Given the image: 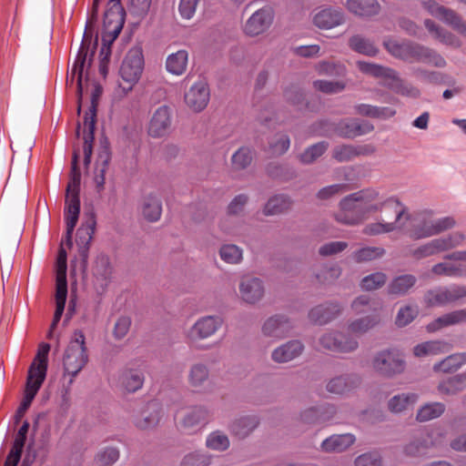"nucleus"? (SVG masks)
Here are the masks:
<instances>
[{
  "label": "nucleus",
  "instance_id": "f257e3e1",
  "mask_svg": "<svg viewBox=\"0 0 466 466\" xmlns=\"http://www.w3.org/2000/svg\"><path fill=\"white\" fill-rule=\"evenodd\" d=\"M378 192L373 189L360 190L342 198L339 202L340 210L335 215L338 222L349 226L358 225L366 218L368 213L380 210L383 208H392L396 213V220L406 215V218H410L407 214V208L395 197H390L380 204H371L370 201L375 199Z\"/></svg>",
  "mask_w": 466,
  "mask_h": 466
},
{
  "label": "nucleus",
  "instance_id": "f03ea898",
  "mask_svg": "<svg viewBox=\"0 0 466 466\" xmlns=\"http://www.w3.org/2000/svg\"><path fill=\"white\" fill-rule=\"evenodd\" d=\"M383 45L392 56L407 63H423L439 68L447 65L444 57L435 50L410 40L387 38Z\"/></svg>",
  "mask_w": 466,
  "mask_h": 466
},
{
  "label": "nucleus",
  "instance_id": "7ed1b4c3",
  "mask_svg": "<svg viewBox=\"0 0 466 466\" xmlns=\"http://www.w3.org/2000/svg\"><path fill=\"white\" fill-rule=\"evenodd\" d=\"M357 66L363 74L390 80L388 87L397 95L411 98L420 96V91L412 84L400 77L399 73L393 68L365 61H358Z\"/></svg>",
  "mask_w": 466,
  "mask_h": 466
},
{
  "label": "nucleus",
  "instance_id": "20e7f679",
  "mask_svg": "<svg viewBox=\"0 0 466 466\" xmlns=\"http://www.w3.org/2000/svg\"><path fill=\"white\" fill-rule=\"evenodd\" d=\"M382 308V302L376 297L360 295L351 303V309L357 315L367 314L349 324V330L353 333H364L376 326L380 321L379 311Z\"/></svg>",
  "mask_w": 466,
  "mask_h": 466
},
{
  "label": "nucleus",
  "instance_id": "39448f33",
  "mask_svg": "<svg viewBox=\"0 0 466 466\" xmlns=\"http://www.w3.org/2000/svg\"><path fill=\"white\" fill-rule=\"evenodd\" d=\"M98 31H83V37L76 59L71 68V82L76 76L78 99L82 98V79L86 65L91 66L92 57L98 45Z\"/></svg>",
  "mask_w": 466,
  "mask_h": 466
},
{
  "label": "nucleus",
  "instance_id": "423d86ee",
  "mask_svg": "<svg viewBox=\"0 0 466 466\" xmlns=\"http://www.w3.org/2000/svg\"><path fill=\"white\" fill-rule=\"evenodd\" d=\"M145 60L142 47H132L124 57L120 68L119 76L124 84H118L123 95L130 92L139 81L144 71Z\"/></svg>",
  "mask_w": 466,
  "mask_h": 466
},
{
  "label": "nucleus",
  "instance_id": "0eeeda50",
  "mask_svg": "<svg viewBox=\"0 0 466 466\" xmlns=\"http://www.w3.org/2000/svg\"><path fill=\"white\" fill-rule=\"evenodd\" d=\"M87 360L85 335L82 330L76 329L66 350L63 360L65 372L71 376L70 382L85 367Z\"/></svg>",
  "mask_w": 466,
  "mask_h": 466
},
{
  "label": "nucleus",
  "instance_id": "6e6552de",
  "mask_svg": "<svg viewBox=\"0 0 466 466\" xmlns=\"http://www.w3.org/2000/svg\"><path fill=\"white\" fill-rule=\"evenodd\" d=\"M96 226V219L94 212L86 214V221L76 230V242L78 248L79 268L86 272L88 267V257L90 243L93 239Z\"/></svg>",
  "mask_w": 466,
  "mask_h": 466
},
{
  "label": "nucleus",
  "instance_id": "1a4fd4ad",
  "mask_svg": "<svg viewBox=\"0 0 466 466\" xmlns=\"http://www.w3.org/2000/svg\"><path fill=\"white\" fill-rule=\"evenodd\" d=\"M466 297V286L451 285L435 287L427 290L423 297L424 304L429 308L442 307Z\"/></svg>",
  "mask_w": 466,
  "mask_h": 466
},
{
  "label": "nucleus",
  "instance_id": "9d476101",
  "mask_svg": "<svg viewBox=\"0 0 466 466\" xmlns=\"http://www.w3.org/2000/svg\"><path fill=\"white\" fill-rule=\"evenodd\" d=\"M373 367L380 374L391 377L404 370L405 361L397 350H385L375 356Z\"/></svg>",
  "mask_w": 466,
  "mask_h": 466
},
{
  "label": "nucleus",
  "instance_id": "9b49d317",
  "mask_svg": "<svg viewBox=\"0 0 466 466\" xmlns=\"http://www.w3.org/2000/svg\"><path fill=\"white\" fill-rule=\"evenodd\" d=\"M209 98L210 91L205 79L195 82L185 94L186 104L196 112H200L206 108Z\"/></svg>",
  "mask_w": 466,
  "mask_h": 466
},
{
  "label": "nucleus",
  "instance_id": "f8f14e48",
  "mask_svg": "<svg viewBox=\"0 0 466 466\" xmlns=\"http://www.w3.org/2000/svg\"><path fill=\"white\" fill-rule=\"evenodd\" d=\"M319 344L326 350L337 352H350L358 348V341L341 332H329L319 338Z\"/></svg>",
  "mask_w": 466,
  "mask_h": 466
},
{
  "label": "nucleus",
  "instance_id": "ddd939ff",
  "mask_svg": "<svg viewBox=\"0 0 466 466\" xmlns=\"http://www.w3.org/2000/svg\"><path fill=\"white\" fill-rule=\"evenodd\" d=\"M374 126L367 120L345 118L337 122V136L343 138H355L370 133Z\"/></svg>",
  "mask_w": 466,
  "mask_h": 466
},
{
  "label": "nucleus",
  "instance_id": "4468645a",
  "mask_svg": "<svg viewBox=\"0 0 466 466\" xmlns=\"http://www.w3.org/2000/svg\"><path fill=\"white\" fill-rule=\"evenodd\" d=\"M80 208V196L76 193L66 194L64 215L66 225V240L68 246L73 244L72 237L79 218Z\"/></svg>",
  "mask_w": 466,
  "mask_h": 466
},
{
  "label": "nucleus",
  "instance_id": "2eb2a0df",
  "mask_svg": "<svg viewBox=\"0 0 466 466\" xmlns=\"http://www.w3.org/2000/svg\"><path fill=\"white\" fill-rule=\"evenodd\" d=\"M67 279L66 269H59L56 278V310L51 323V329H55L59 323L66 307L67 299Z\"/></svg>",
  "mask_w": 466,
  "mask_h": 466
},
{
  "label": "nucleus",
  "instance_id": "dca6fc26",
  "mask_svg": "<svg viewBox=\"0 0 466 466\" xmlns=\"http://www.w3.org/2000/svg\"><path fill=\"white\" fill-rule=\"evenodd\" d=\"M92 274L96 286L104 291L111 282L113 274V268L107 255L101 253L96 257Z\"/></svg>",
  "mask_w": 466,
  "mask_h": 466
},
{
  "label": "nucleus",
  "instance_id": "f3484780",
  "mask_svg": "<svg viewBox=\"0 0 466 466\" xmlns=\"http://www.w3.org/2000/svg\"><path fill=\"white\" fill-rule=\"evenodd\" d=\"M344 23V13L333 7L323 8L313 15V24L319 29H333L343 25Z\"/></svg>",
  "mask_w": 466,
  "mask_h": 466
},
{
  "label": "nucleus",
  "instance_id": "a211bd4d",
  "mask_svg": "<svg viewBox=\"0 0 466 466\" xmlns=\"http://www.w3.org/2000/svg\"><path fill=\"white\" fill-rule=\"evenodd\" d=\"M292 328L293 325L288 317L277 314L265 321L262 332L267 337L282 339L289 335Z\"/></svg>",
  "mask_w": 466,
  "mask_h": 466
},
{
  "label": "nucleus",
  "instance_id": "6ab92c4d",
  "mask_svg": "<svg viewBox=\"0 0 466 466\" xmlns=\"http://www.w3.org/2000/svg\"><path fill=\"white\" fill-rule=\"evenodd\" d=\"M360 381V377L354 373L339 375L329 380L326 389L332 394L347 395L357 389Z\"/></svg>",
  "mask_w": 466,
  "mask_h": 466
},
{
  "label": "nucleus",
  "instance_id": "aec40b11",
  "mask_svg": "<svg viewBox=\"0 0 466 466\" xmlns=\"http://www.w3.org/2000/svg\"><path fill=\"white\" fill-rule=\"evenodd\" d=\"M170 125V108L167 106H161L152 116L148 134L152 137H162L168 132Z\"/></svg>",
  "mask_w": 466,
  "mask_h": 466
},
{
  "label": "nucleus",
  "instance_id": "412c9836",
  "mask_svg": "<svg viewBox=\"0 0 466 466\" xmlns=\"http://www.w3.org/2000/svg\"><path fill=\"white\" fill-rule=\"evenodd\" d=\"M161 410L162 409L157 400L147 402L141 413L135 416V425L141 430L155 427L160 420Z\"/></svg>",
  "mask_w": 466,
  "mask_h": 466
},
{
  "label": "nucleus",
  "instance_id": "4be33fe9",
  "mask_svg": "<svg viewBox=\"0 0 466 466\" xmlns=\"http://www.w3.org/2000/svg\"><path fill=\"white\" fill-rule=\"evenodd\" d=\"M341 311V306L338 302H328L311 309L309 318L314 323L324 325L334 319Z\"/></svg>",
  "mask_w": 466,
  "mask_h": 466
},
{
  "label": "nucleus",
  "instance_id": "5701e85b",
  "mask_svg": "<svg viewBox=\"0 0 466 466\" xmlns=\"http://www.w3.org/2000/svg\"><path fill=\"white\" fill-rule=\"evenodd\" d=\"M436 445L437 442L434 439V432L423 431H420L412 441L406 445L404 451L410 456H422L426 454L429 448Z\"/></svg>",
  "mask_w": 466,
  "mask_h": 466
},
{
  "label": "nucleus",
  "instance_id": "b1692460",
  "mask_svg": "<svg viewBox=\"0 0 466 466\" xmlns=\"http://www.w3.org/2000/svg\"><path fill=\"white\" fill-rule=\"evenodd\" d=\"M303 350V343L299 339H293L275 349L271 354V358L276 362L284 363L296 359Z\"/></svg>",
  "mask_w": 466,
  "mask_h": 466
},
{
  "label": "nucleus",
  "instance_id": "393cba45",
  "mask_svg": "<svg viewBox=\"0 0 466 466\" xmlns=\"http://www.w3.org/2000/svg\"><path fill=\"white\" fill-rule=\"evenodd\" d=\"M122 31H102V46L99 52V74L105 78L108 74V64L111 56V45Z\"/></svg>",
  "mask_w": 466,
  "mask_h": 466
},
{
  "label": "nucleus",
  "instance_id": "a878e982",
  "mask_svg": "<svg viewBox=\"0 0 466 466\" xmlns=\"http://www.w3.org/2000/svg\"><path fill=\"white\" fill-rule=\"evenodd\" d=\"M452 349V345L442 339L428 340L417 344L413 348V354L418 358L428 356H436L449 352Z\"/></svg>",
  "mask_w": 466,
  "mask_h": 466
},
{
  "label": "nucleus",
  "instance_id": "bb28decb",
  "mask_svg": "<svg viewBox=\"0 0 466 466\" xmlns=\"http://www.w3.org/2000/svg\"><path fill=\"white\" fill-rule=\"evenodd\" d=\"M126 12L119 0L111 1V5L104 15V29H123Z\"/></svg>",
  "mask_w": 466,
  "mask_h": 466
},
{
  "label": "nucleus",
  "instance_id": "cd10ccee",
  "mask_svg": "<svg viewBox=\"0 0 466 466\" xmlns=\"http://www.w3.org/2000/svg\"><path fill=\"white\" fill-rule=\"evenodd\" d=\"M243 300L253 304L258 301L264 294V286L258 278L244 279L239 287Z\"/></svg>",
  "mask_w": 466,
  "mask_h": 466
},
{
  "label": "nucleus",
  "instance_id": "c85d7f7f",
  "mask_svg": "<svg viewBox=\"0 0 466 466\" xmlns=\"http://www.w3.org/2000/svg\"><path fill=\"white\" fill-rule=\"evenodd\" d=\"M416 283L417 278L414 275H400L393 278L388 284L387 292L391 296L402 297L407 295Z\"/></svg>",
  "mask_w": 466,
  "mask_h": 466
},
{
  "label": "nucleus",
  "instance_id": "c756f323",
  "mask_svg": "<svg viewBox=\"0 0 466 466\" xmlns=\"http://www.w3.org/2000/svg\"><path fill=\"white\" fill-rule=\"evenodd\" d=\"M466 321V309H457L435 319L426 326L428 332H435L444 327Z\"/></svg>",
  "mask_w": 466,
  "mask_h": 466
},
{
  "label": "nucleus",
  "instance_id": "7c9ffc66",
  "mask_svg": "<svg viewBox=\"0 0 466 466\" xmlns=\"http://www.w3.org/2000/svg\"><path fill=\"white\" fill-rule=\"evenodd\" d=\"M47 365L33 361L28 369L25 389L37 394L43 382L46 380Z\"/></svg>",
  "mask_w": 466,
  "mask_h": 466
},
{
  "label": "nucleus",
  "instance_id": "2f4dec72",
  "mask_svg": "<svg viewBox=\"0 0 466 466\" xmlns=\"http://www.w3.org/2000/svg\"><path fill=\"white\" fill-rule=\"evenodd\" d=\"M356 438L351 433L334 434L325 439L321 443V448L327 452H342L351 446Z\"/></svg>",
  "mask_w": 466,
  "mask_h": 466
},
{
  "label": "nucleus",
  "instance_id": "473e14b6",
  "mask_svg": "<svg viewBox=\"0 0 466 466\" xmlns=\"http://www.w3.org/2000/svg\"><path fill=\"white\" fill-rule=\"evenodd\" d=\"M222 320L219 317L207 316L195 323L191 330V336L206 339L213 335L220 327Z\"/></svg>",
  "mask_w": 466,
  "mask_h": 466
},
{
  "label": "nucleus",
  "instance_id": "72a5a7b5",
  "mask_svg": "<svg viewBox=\"0 0 466 466\" xmlns=\"http://www.w3.org/2000/svg\"><path fill=\"white\" fill-rule=\"evenodd\" d=\"M259 424L256 415H246L236 419L230 425V431L239 439L248 436Z\"/></svg>",
  "mask_w": 466,
  "mask_h": 466
},
{
  "label": "nucleus",
  "instance_id": "f704fd0d",
  "mask_svg": "<svg viewBox=\"0 0 466 466\" xmlns=\"http://www.w3.org/2000/svg\"><path fill=\"white\" fill-rule=\"evenodd\" d=\"M346 6L350 12L360 16L376 15L380 11L378 0H347Z\"/></svg>",
  "mask_w": 466,
  "mask_h": 466
},
{
  "label": "nucleus",
  "instance_id": "c9c22d12",
  "mask_svg": "<svg viewBox=\"0 0 466 466\" xmlns=\"http://www.w3.org/2000/svg\"><path fill=\"white\" fill-rule=\"evenodd\" d=\"M355 112L360 116L376 119H388L396 115V110L389 106H378L370 104H357Z\"/></svg>",
  "mask_w": 466,
  "mask_h": 466
},
{
  "label": "nucleus",
  "instance_id": "e433bc0d",
  "mask_svg": "<svg viewBox=\"0 0 466 466\" xmlns=\"http://www.w3.org/2000/svg\"><path fill=\"white\" fill-rule=\"evenodd\" d=\"M144 373L138 369H127L119 377V383L128 392H135L142 388Z\"/></svg>",
  "mask_w": 466,
  "mask_h": 466
},
{
  "label": "nucleus",
  "instance_id": "4c0bfd02",
  "mask_svg": "<svg viewBox=\"0 0 466 466\" xmlns=\"http://www.w3.org/2000/svg\"><path fill=\"white\" fill-rule=\"evenodd\" d=\"M187 60L188 53L184 49L178 50L167 56L166 69L174 76H181L187 69Z\"/></svg>",
  "mask_w": 466,
  "mask_h": 466
},
{
  "label": "nucleus",
  "instance_id": "58836bf2",
  "mask_svg": "<svg viewBox=\"0 0 466 466\" xmlns=\"http://www.w3.org/2000/svg\"><path fill=\"white\" fill-rule=\"evenodd\" d=\"M466 364V352L451 354L433 365L435 372L451 373Z\"/></svg>",
  "mask_w": 466,
  "mask_h": 466
},
{
  "label": "nucleus",
  "instance_id": "ea45409f",
  "mask_svg": "<svg viewBox=\"0 0 466 466\" xmlns=\"http://www.w3.org/2000/svg\"><path fill=\"white\" fill-rule=\"evenodd\" d=\"M274 19V10L271 6H264L256 11L248 20L250 29L268 28Z\"/></svg>",
  "mask_w": 466,
  "mask_h": 466
},
{
  "label": "nucleus",
  "instance_id": "a19ab883",
  "mask_svg": "<svg viewBox=\"0 0 466 466\" xmlns=\"http://www.w3.org/2000/svg\"><path fill=\"white\" fill-rule=\"evenodd\" d=\"M415 221L409 232L412 239H421L436 236L432 219L419 215Z\"/></svg>",
  "mask_w": 466,
  "mask_h": 466
},
{
  "label": "nucleus",
  "instance_id": "79ce46f5",
  "mask_svg": "<svg viewBox=\"0 0 466 466\" xmlns=\"http://www.w3.org/2000/svg\"><path fill=\"white\" fill-rule=\"evenodd\" d=\"M142 213L147 220L150 222L157 221L162 213V203L160 199L151 194L146 197L143 201Z\"/></svg>",
  "mask_w": 466,
  "mask_h": 466
},
{
  "label": "nucleus",
  "instance_id": "37998d69",
  "mask_svg": "<svg viewBox=\"0 0 466 466\" xmlns=\"http://www.w3.org/2000/svg\"><path fill=\"white\" fill-rule=\"evenodd\" d=\"M291 205L290 198L284 194H279L270 198L264 207V214L267 216L277 215L287 210Z\"/></svg>",
  "mask_w": 466,
  "mask_h": 466
},
{
  "label": "nucleus",
  "instance_id": "c03bdc74",
  "mask_svg": "<svg viewBox=\"0 0 466 466\" xmlns=\"http://www.w3.org/2000/svg\"><path fill=\"white\" fill-rule=\"evenodd\" d=\"M444 411L445 405L441 402L426 403L418 410L416 419L420 422L428 421L441 417Z\"/></svg>",
  "mask_w": 466,
  "mask_h": 466
},
{
  "label": "nucleus",
  "instance_id": "a18cd8bd",
  "mask_svg": "<svg viewBox=\"0 0 466 466\" xmlns=\"http://www.w3.org/2000/svg\"><path fill=\"white\" fill-rule=\"evenodd\" d=\"M438 391L442 395L452 396L466 389L465 383L459 374L441 380L438 387Z\"/></svg>",
  "mask_w": 466,
  "mask_h": 466
},
{
  "label": "nucleus",
  "instance_id": "49530a36",
  "mask_svg": "<svg viewBox=\"0 0 466 466\" xmlns=\"http://www.w3.org/2000/svg\"><path fill=\"white\" fill-rule=\"evenodd\" d=\"M317 73L320 76H344L347 73L346 66L340 62L320 61L315 66Z\"/></svg>",
  "mask_w": 466,
  "mask_h": 466
},
{
  "label": "nucleus",
  "instance_id": "de8ad7c7",
  "mask_svg": "<svg viewBox=\"0 0 466 466\" xmlns=\"http://www.w3.org/2000/svg\"><path fill=\"white\" fill-rule=\"evenodd\" d=\"M385 249L380 247H363L351 254V258L357 263L369 262L381 258Z\"/></svg>",
  "mask_w": 466,
  "mask_h": 466
},
{
  "label": "nucleus",
  "instance_id": "09e8293b",
  "mask_svg": "<svg viewBox=\"0 0 466 466\" xmlns=\"http://www.w3.org/2000/svg\"><path fill=\"white\" fill-rule=\"evenodd\" d=\"M382 210H388V208H383ZM389 210L392 211V213L394 214L393 222H375L367 224L362 230L363 234L369 236H376L382 233H390L395 230L397 228L396 224L400 220H396V213L392 208H389Z\"/></svg>",
  "mask_w": 466,
  "mask_h": 466
},
{
  "label": "nucleus",
  "instance_id": "8fccbe9b",
  "mask_svg": "<svg viewBox=\"0 0 466 466\" xmlns=\"http://www.w3.org/2000/svg\"><path fill=\"white\" fill-rule=\"evenodd\" d=\"M209 416V411L204 406H195L183 419V425L186 428H193L205 423Z\"/></svg>",
  "mask_w": 466,
  "mask_h": 466
},
{
  "label": "nucleus",
  "instance_id": "3c124183",
  "mask_svg": "<svg viewBox=\"0 0 466 466\" xmlns=\"http://www.w3.org/2000/svg\"><path fill=\"white\" fill-rule=\"evenodd\" d=\"M329 143L320 141L307 147L303 153L299 155L301 163L309 165L320 157L328 149Z\"/></svg>",
  "mask_w": 466,
  "mask_h": 466
},
{
  "label": "nucleus",
  "instance_id": "603ef678",
  "mask_svg": "<svg viewBox=\"0 0 466 466\" xmlns=\"http://www.w3.org/2000/svg\"><path fill=\"white\" fill-rule=\"evenodd\" d=\"M466 237L461 232H453L447 236L435 238L440 252L448 251L457 247L462 246Z\"/></svg>",
  "mask_w": 466,
  "mask_h": 466
},
{
  "label": "nucleus",
  "instance_id": "864d4df0",
  "mask_svg": "<svg viewBox=\"0 0 466 466\" xmlns=\"http://www.w3.org/2000/svg\"><path fill=\"white\" fill-rule=\"evenodd\" d=\"M350 46L352 50L368 56H375L379 52L370 40L360 35H353L350 39Z\"/></svg>",
  "mask_w": 466,
  "mask_h": 466
},
{
  "label": "nucleus",
  "instance_id": "5fc2aeb1",
  "mask_svg": "<svg viewBox=\"0 0 466 466\" xmlns=\"http://www.w3.org/2000/svg\"><path fill=\"white\" fill-rule=\"evenodd\" d=\"M437 19L453 29H466V25L461 16L453 9L446 6L441 9Z\"/></svg>",
  "mask_w": 466,
  "mask_h": 466
},
{
  "label": "nucleus",
  "instance_id": "6e6d98bb",
  "mask_svg": "<svg viewBox=\"0 0 466 466\" xmlns=\"http://www.w3.org/2000/svg\"><path fill=\"white\" fill-rule=\"evenodd\" d=\"M110 160V153L107 149L104 152H101L98 156L97 162H101L100 166H97L94 181L96 183V187L97 192H101L104 189L105 181H106V172L108 167V163Z\"/></svg>",
  "mask_w": 466,
  "mask_h": 466
},
{
  "label": "nucleus",
  "instance_id": "4d7b16f0",
  "mask_svg": "<svg viewBox=\"0 0 466 466\" xmlns=\"http://www.w3.org/2000/svg\"><path fill=\"white\" fill-rule=\"evenodd\" d=\"M418 396L414 393H402L392 397L388 403V407L392 412H401L407 407L417 400Z\"/></svg>",
  "mask_w": 466,
  "mask_h": 466
},
{
  "label": "nucleus",
  "instance_id": "13d9d810",
  "mask_svg": "<svg viewBox=\"0 0 466 466\" xmlns=\"http://www.w3.org/2000/svg\"><path fill=\"white\" fill-rule=\"evenodd\" d=\"M252 159V150L248 147H241L232 155L231 162L235 169L241 170L247 168Z\"/></svg>",
  "mask_w": 466,
  "mask_h": 466
},
{
  "label": "nucleus",
  "instance_id": "bf43d9fd",
  "mask_svg": "<svg viewBox=\"0 0 466 466\" xmlns=\"http://www.w3.org/2000/svg\"><path fill=\"white\" fill-rule=\"evenodd\" d=\"M310 130L319 137H331L337 135V122L322 118L312 124Z\"/></svg>",
  "mask_w": 466,
  "mask_h": 466
},
{
  "label": "nucleus",
  "instance_id": "052dcab7",
  "mask_svg": "<svg viewBox=\"0 0 466 466\" xmlns=\"http://www.w3.org/2000/svg\"><path fill=\"white\" fill-rule=\"evenodd\" d=\"M206 445L211 450L223 451L229 447V440L225 433L216 431L208 436Z\"/></svg>",
  "mask_w": 466,
  "mask_h": 466
},
{
  "label": "nucleus",
  "instance_id": "680f3d73",
  "mask_svg": "<svg viewBox=\"0 0 466 466\" xmlns=\"http://www.w3.org/2000/svg\"><path fill=\"white\" fill-rule=\"evenodd\" d=\"M413 74L422 82L430 84L445 83L446 75L438 71H430L421 67L413 68Z\"/></svg>",
  "mask_w": 466,
  "mask_h": 466
},
{
  "label": "nucleus",
  "instance_id": "e2e57ef3",
  "mask_svg": "<svg viewBox=\"0 0 466 466\" xmlns=\"http://www.w3.org/2000/svg\"><path fill=\"white\" fill-rule=\"evenodd\" d=\"M152 0H129L128 11L137 20L144 19L151 7Z\"/></svg>",
  "mask_w": 466,
  "mask_h": 466
},
{
  "label": "nucleus",
  "instance_id": "0e129e2a",
  "mask_svg": "<svg viewBox=\"0 0 466 466\" xmlns=\"http://www.w3.org/2000/svg\"><path fill=\"white\" fill-rule=\"evenodd\" d=\"M313 87L325 94H337L345 89L346 84L343 81L318 79L313 82Z\"/></svg>",
  "mask_w": 466,
  "mask_h": 466
},
{
  "label": "nucleus",
  "instance_id": "69168bd1",
  "mask_svg": "<svg viewBox=\"0 0 466 466\" xmlns=\"http://www.w3.org/2000/svg\"><path fill=\"white\" fill-rule=\"evenodd\" d=\"M387 280V276L383 272L371 273L361 279L360 287L364 290H374L382 287Z\"/></svg>",
  "mask_w": 466,
  "mask_h": 466
},
{
  "label": "nucleus",
  "instance_id": "338daca9",
  "mask_svg": "<svg viewBox=\"0 0 466 466\" xmlns=\"http://www.w3.org/2000/svg\"><path fill=\"white\" fill-rule=\"evenodd\" d=\"M418 313L417 307L409 305L400 307L396 316L395 324L400 328L406 327L413 321Z\"/></svg>",
  "mask_w": 466,
  "mask_h": 466
},
{
  "label": "nucleus",
  "instance_id": "774afa93",
  "mask_svg": "<svg viewBox=\"0 0 466 466\" xmlns=\"http://www.w3.org/2000/svg\"><path fill=\"white\" fill-rule=\"evenodd\" d=\"M211 457L199 451L192 452L185 456L181 466H208Z\"/></svg>",
  "mask_w": 466,
  "mask_h": 466
}]
</instances>
